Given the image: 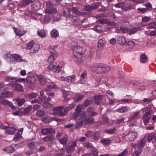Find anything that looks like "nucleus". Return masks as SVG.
<instances>
[{"mask_svg": "<svg viewBox=\"0 0 156 156\" xmlns=\"http://www.w3.org/2000/svg\"><path fill=\"white\" fill-rule=\"evenodd\" d=\"M12 58V55L8 54L5 56V58L7 61L10 62L11 61V59Z\"/></svg>", "mask_w": 156, "mask_h": 156, "instance_id": "obj_51", "label": "nucleus"}, {"mask_svg": "<svg viewBox=\"0 0 156 156\" xmlns=\"http://www.w3.org/2000/svg\"><path fill=\"white\" fill-rule=\"evenodd\" d=\"M130 110V108L128 107L124 106L119 108L117 109L115 111L120 113L126 112Z\"/></svg>", "mask_w": 156, "mask_h": 156, "instance_id": "obj_25", "label": "nucleus"}, {"mask_svg": "<svg viewBox=\"0 0 156 156\" xmlns=\"http://www.w3.org/2000/svg\"><path fill=\"white\" fill-rule=\"evenodd\" d=\"M12 58H14L15 61L19 62H27L26 59H22L21 55L17 54H12Z\"/></svg>", "mask_w": 156, "mask_h": 156, "instance_id": "obj_13", "label": "nucleus"}, {"mask_svg": "<svg viewBox=\"0 0 156 156\" xmlns=\"http://www.w3.org/2000/svg\"><path fill=\"white\" fill-rule=\"evenodd\" d=\"M40 81V85H43L46 83V81L44 77L41 75H38V80Z\"/></svg>", "mask_w": 156, "mask_h": 156, "instance_id": "obj_26", "label": "nucleus"}, {"mask_svg": "<svg viewBox=\"0 0 156 156\" xmlns=\"http://www.w3.org/2000/svg\"><path fill=\"white\" fill-rule=\"evenodd\" d=\"M118 43L120 44L123 45L126 43L125 38L122 36H119L117 38Z\"/></svg>", "mask_w": 156, "mask_h": 156, "instance_id": "obj_24", "label": "nucleus"}, {"mask_svg": "<svg viewBox=\"0 0 156 156\" xmlns=\"http://www.w3.org/2000/svg\"><path fill=\"white\" fill-rule=\"evenodd\" d=\"M41 133L43 135H45L48 134H53L54 133V130L51 128H45L41 129Z\"/></svg>", "mask_w": 156, "mask_h": 156, "instance_id": "obj_10", "label": "nucleus"}, {"mask_svg": "<svg viewBox=\"0 0 156 156\" xmlns=\"http://www.w3.org/2000/svg\"><path fill=\"white\" fill-rule=\"evenodd\" d=\"M133 6H131L130 4L126 2L122 3V9L124 11L128 10L130 9H133Z\"/></svg>", "mask_w": 156, "mask_h": 156, "instance_id": "obj_23", "label": "nucleus"}, {"mask_svg": "<svg viewBox=\"0 0 156 156\" xmlns=\"http://www.w3.org/2000/svg\"><path fill=\"white\" fill-rule=\"evenodd\" d=\"M145 138H144L139 142L138 145V151H137V154H138V153H140L142 151L141 148L144 146V144L145 143Z\"/></svg>", "mask_w": 156, "mask_h": 156, "instance_id": "obj_21", "label": "nucleus"}, {"mask_svg": "<svg viewBox=\"0 0 156 156\" xmlns=\"http://www.w3.org/2000/svg\"><path fill=\"white\" fill-rule=\"evenodd\" d=\"M49 70L55 72H59L62 69L61 66L59 65L57 66L53 64H51L49 65L48 66Z\"/></svg>", "mask_w": 156, "mask_h": 156, "instance_id": "obj_7", "label": "nucleus"}, {"mask_svg": "<svg viewBox=\"0 0 156 156\" xmlns=\"http://www.w3.org/2000/svg\"><path fill=\"white\" fill-rule=\"evenodd\" d=\"M17 148L16 144H12L11 145L6 147L4 149V151L8 153H12Z\"/></svg>", "mask_w": 156, "mask_h": 156, "instance_id": "obj_8", "label": "nucleus"}, {"mask_svg": "<svg viewBox=\"0 0 156 156\" xmlns=\"http://www.w3.org/2000/svg\"><path fill=\"white\" fill-rule=\"evenodd\" d=\"M87 115L84 112H82L79 115V118H80L81 121H78V126H81L84 124L85 125L89 124L94 123L95 120L92 118H87Z\"/></svg>", "mask_w": 156, "mask_h": 156, "instance_id": "obj_1", "label": "nucleus"}, {"mask_svg": "<svg viewBox=\"0 0 156 156\" xmlns=\"http://www.w3.org/2000/svg\"><path fill=\"white\" fill-rule=\"evenodd\" d=\"M72 20L75 22L77 23L78 25L82 24L85 21L84 19L80 20L78 16H72Z\"/></svg>", "mask_w": 156, "mask_h": 156, "instance_id": "obj_18", "label": "nucleus"}, {"mask_svg": "<svg viewBox=\"0 0 156 156\" xmlns=\"http://www.w3.org/2000/svg\"><path fill=\"white\" fill-rule=\"evenodd\" d=\"M12 92H11L5 91L1 94L0 95V101H1L4 98L11 97L12 96Z\"/></svg>", "mask_w": 156, "mask_h": 156, "instance_id": "obj_11", "label": "nucleus"}, {"mask_svg": "<svg viewBox=\"0 0 156 156\" xmlns=\"http://www.w3.org/2000/svg\"><path fill=\"white\" fill-rule=\"evenodd\" d=\"M83 97V95L79 94L74 98V101L75 102H78L82 99Z\"/></svg>", "mask_w": 156, "mask_h": 156, "instance_id": "obj_36", "label": "nucleus"}, {"mask_svg": "<svg viewBox=\"0 0 156 156\" xmlns=\"http://www.w3.org/2000/svg\"><path fill=\"white\" fill-rule=\"evenodd\" d=\"M94 30L99 33H102L103 32L102 28L101 26L98 25L95 27L93 28Z\"/></svg>", "mask_w": 156, "mask_h": 156, "instance_id": "obj_48", "label": "nucleus"}, {"mask_svg": "<svg viewBox=\"0 0 156 156\" xmlns=\"http://www.w3.org/2000/svg\"><path fill=\"white\" fill-rule=\"evenodd\" d=\"M92 102V100L91 99L90 100H86L84 103L83 105L85 107L88 106Z\"/></svg>", "mask_w": 156, "mask_h": 156, "instance_id": "obj_53", "label": "nucleus"}, {"mask_svg": "<svg viewBox=\"0 0 156 156\" xmlns=\"http://www.w3.org/2000/svg\"><path fill=\"white\" fill-rule=\"evenodd\" d=\"M70 110L68 107H66L64 108L63 109V112H62V116H63L67 114L68 112Z\"/></svg>", "mask_w": 156, "mask_h": 156, "instance_id": "obj_58", "label": "nucleus"}, {"mask_svg": "<svg viewBox=\"0 0 156 156\" xmlns=\"http://www.w3.org/2000/svg\"><path fill=\"white\" fill-rule=\"evenodd\" d=\"M103 66L102 68V69L101 70V72L105 73L108 71L110 69V68L108 66L105 65L103 64Z\"/></svg>", "mask_w": 156, "mask_h": 156, "instance_id": "obj_50", "label": "nucleus"}, {"mask_svg": "<svg viewBox=\"0 0 156 156\" xmlns=\"http://www.w3.org/2000/svg\"><path fill=\"white\" fill-rule=\"evenodd\" d=\"M76 144L77 141L76 140L73 141L71 146H68L66 147V152L69 154L73 152L74 151V147L76 146Z\"/></svg>", "mask_w": 156, "mask_h": 156, "instance_id": "obj_9", "label": "nucleus"}, {"mask_svg": "<svg viewBox=\"0 0 156 156\" xmlns=\"http://www.w3.org/2000/svg\"><path fill=\"white\" fill-rule=\"evenodd\" d=\"M56 88V85L53 83L49 84L47 86V88L45 89L46 91H49L52 89Z\"/></svg>", "mask_w": 156, "mask_h": 156, "instance_id": "obj_41", "label": "nucleus"}, {"mask_svg": "<svg viewBox=\"0 0 156 156\" xmlns=\"http://www.w3.org/2000/svg\"><path fill=\"white\" fill-rule=\"evenodd\" d=\"M106 94V96L108 98H112L114 97V94L110 90L107 91Z\"/></svg>", "mask_w": 156, "mask_h": 156, "instance_id": "obj_54", "label": "nucleus"}, {"mask_svg": "<svg viewBox=\"0 0 156 156\" xmlns=\"http://www.w3.org/2000/svg\"><path fill=\"white\" fill-rule=\"evenodd\" d=\"M101 143L104 145H109L111 143V141L108 139H104L101 140Z\"/></svg>", "mask_w": 156, "mask_h": 156, "instance_id": "obj_37", "label": "nucleus"}, {"mask_svg": "<svg viewBox=\"0 0 156 156\" xmlns=\"http://www.w3.org/2000/svg\"><path fill=\"white\" fill-rule=\"evenodd\" d=\"M9 82V85L11 86L13 90L17 91H22L23 90L22 86L16 82L11 81Z\"/></svg>", "mask_w": 156, "mask_h": 156, "instance_id": "obj_4", "label": "nucleus"}, {"mask_svg": "<svg viewBox=\"0 0 156 156\" xmlns=\"http://www.w3.org/2000/svg\"><path fill=\"white\" fill-rule=\"evenodd\" d=\"M5 80L7 82H10L11 81L14 80L16 81L23 82L26 81V79L19 78L10 76H7L5 78Z\"/></svg>", "mask_w": 156, "mask_h": 156, "instance_id": "obj_12", "label": "nucleus"}, {"mask_svg": "<svg viewBox=\"0 0 156 156\" xmlns=\"http://www.w3.org/2000/svg\"><path fill=\"white\" fill-rule=\"evenodd\" d=\"M81 114H80L78 112H77L76 111L75 112H74L71 117V119H75L76 118H77V122H78V121L77 120H79L80 121H81L80 118H79V117L80 115Z\"/></svg>", "mask_w": 156, "mask_h": 156, "instance_id": "obj_35", "label": "nucleus"}, {"mask_svg": "<svg viewBox=\"0 0 156 156\" xmlns=\"http://www.w3.org/2000/svg\"><path fill=\"white\" fill-rule=\"evenodd\" d=\"M103 67L102 64H99L95 66L96 69H94V70L98 73H102L103 72H101V71Z\"/></svg>", "mask_w": 156, "mask_h": 156, "instance_id": "obj_34", "label": "nucleus"}, {"mask_svg": "<svg viewBox=\"0 0 156 156\" xmlns=\"http://www.w3.org/2000/svg\"><path fill=\"white\" fill-rule=\"evenodd\" d=\"M137 10L140 12H142L143 13H144L146 12L147 11L149 10V9L147 8H138Z\"/></svg>", "mask_w": 156, "mask_h": 156, "instance_id": "obj_56", "label": "nucleus"}, {"mask_svg": "<svg viewBox=\"0 0 156 156\" xmlns=\"http://www.w3.org/2000/svg\"><path fill=\"white\" fill-rule=\"evenodd\" d=\"M119 28V29H118L119 30H120L124 33H126L129 31L128 29L126 27H121Z\"/></svg>", "mask_w": 156, "mask_h": 156, "instance_id": "obj_55", "label": "nucleus"}, {"mask_svg": "<svg viewBox=\"0 0 156 156\" xmlns=\"http://www.w3.org/2000/svg\"><path fill=\"white\" fill-rule=\"evenodd\" d=\"M53 120V118H51L47 116L43 118L42 120L44 123H48L50 122Z\"/></svg>", "mask_w": 156, "mask_h": 156, "instance_id": "obj_38", "label": "nucleus"}, {"mask_svg": "<svg viewBox=\"0 0 156 156\" xmlns=\"http://www.w3.org/2000/svg\"><path fill=\"white\" fill-rule=\"evenodd\" d=\"M151 114H149V113L145 112L143 115V119L144 123L145 125H147L149 122L150 119L151 118Z\"/></svg>", "mask_w": 156, "mask_h": 156, "instance_id": "obj_15", "label": "nucleus"}, {"mask_svg": "<svg viewBox=\"0 0 156 156\" xmlns=\"http://www.w3.org/2000/svg\"><path fill=\"white\" fill-rule=\"evenodd\" d=\"M46 6L45 12L46 13H55L56 9L53 7V5L52 3L49 1L46 2Z\"/></svg>", "mask_w": 156, "mask_h": 156, "instance_id": "obj_3", "label": "nucleus"}, {"mask_svg": "<svg viewBox=\"0 0 156 156\" xmlns=\"http://www.w3.org/2000/svg\"><path fill=\"white\" fill-rule=\"evenodd\" d=\"M25 100L24 99H18L15 100V104L20 106H22L24 103Z\"/></svg>", "mask_w": 156, "mask_h": 156, "instance_id": "obj_33", "label": "nucleus"}, {"mask_svg": "<svg viewBox=\"0 0 156 156\" xmlns=\"http://www.w3.org/2000/svg\"><path fill=\"white\" fill-rule=\"evenodd\" d=\"M128 45L129 48H133L135 46L134 42L132 41H129L128 42Z\"/></svg>", "mask_w": 156, "mask_h": 156, "instance_id": "obj_62", "label": "nucleus"}, {"mask_svg": "<svg viewBox=\"0 0 156 156\" xmlns=\"http://www.w3.org/2000/svg\"><path fill=\"white\" fill-rule=\"evenodd\" d=\"M105 41L104 39H101L98 41V48H101L104 45L105 43Z\"/></svg>", "mask_w": 156, "mask_h": 156, "instance_id": "obj_46", "label": "nucleus"}, {"mask_svg": "<svg viewBox=\"0 0 156 156\" xmlns=\"http://www.w3.org/2000/svg\"><path fill=\"white\" fill-rule=\"evenodd\" d=\"M38 144L36 142L33 141L28 144V147L31 149H34L36 147Z\"/></svg>", "mask_w": 156, "mask_h": 156, "instance_id": "obj_40", "label": "nucleus"}, {"mask_svg": "<svg viewBox=\"0 0 156 156\" xmlns=\"http://www.w3.org/2000/svg\"><path fill=\"white\" fill-rule=\"evenodd\" d=\"M57 56H54L53 55H50L48 58V61L49 63L53 62L57 58Z\"/></svg>", "mask_w": 156, "mask_h": 156, "instance_id": "obj_47", "label": "nucleus"}, {"mask_svg": "<svg viewBox=\"0 0 156 156\" xmlns=\"http://www.w3.org/2000/svg\"><path fill=\"white\" fill-rule=\"evenodd\" d=\"M140 61L142 63H145L147 61V57L145 53L140 55Z\"/></svg>", "mask_w": 156, "mask_h": 156, "instance_id": "obj_28", "label": "nucleus"}, {"mask_svg": "<svg viewBox=\"0 0 156 156\" xmlns=\"http://www.w3.org/2000/svg\"><path fill=\"white\" fill-rule=\"evenodd\" d=\"M84 108V106L83 105H78L76 108V111L79 113Z\"/></svg>", "mask_w": 156, "mask_h": 156, "instance_id": "obj_44", "label": "nucleus"}, {"mask_svg": "<svg viewBox=\"0 0 156 156\" xmlns=\"http://www.w3.org/2000/svg\"><path fill=\"white\" fill-rule=\"evenodd\" d=\"M115 128H113L112 129L106 130L105 132L106 133H107L112 134L115 133Z\"/></svg>", "mask_w": 156, "mask_h": 156, "instance_id": "obj_59", "label": "nucleus"}, {"mask_svg": "<svg viewBox=\"0 0 156 156\" xmlns=\"http://www.w3.org/2000/svg\"><path fill=\"white\" fill-rule=\"evenodd\" d=\"M38 75H35L32 76H29L27 77L26 81L27 82L31 83H34L36 81L38 80Z\"/></svg>", "mask_w": 156, "mask_h": 156, "instance_id": "obj_16", "label": "nucleus"}, {"mask_svg": "<svg viewBox=\"0 0 156 156\" xmlns=\"http://www.w3.org/2000/svg\"><path fill=\"white\" fill-rule=\"evenodd\" d=\"M72 48L74 53H75L80 56L86 51V49L84 47H82L78 46V44L75 42H73L71 43Z\"/></svg>", "mask_w": 156, "mask_h": 156, "instance_id": "obj_2", "label": "nucleus"}, {"mask_svg": "<svg viewBox=\"0 0 156 156\" xmlns=\"http://www.w3.org/2000/svg\"><path fill=\"white\" fill-rule=\"evenodd\" d=\"M36 115L38 116L42 117L44 116L45 114L44 112L43 111L39 110L37 111Z\"/></svg>", "mask_w": 156, "mask_h": 156, "instance_id": "obj_49", "label": "nucleus"}, {"mask_svg": "<svg viewBox=\"0 0 156 156\" xmlns=\"http://www.w3.org/2000/svg\"><path fill=\"white\" fill-rule=\"evenodd\" d=\"M72 10L74 13H76L78 15H82V13L81 12L79 11L76 8H73Z\"/></svg>", "mask_w": 156, "mask_h": 156, "instance_id": "obj_57", "label": "nucleus"}, {"mask_svg": "<svg viewBox=\"0 0 156 156\" xmlns=\"http://www.w3.org/2000/svg\"><path fill=\"white\" fill-rule=\"evenodd\" d=\"M103 97V95H96L94 97V102L97 105L99 104Z\"/></svg>", "mask_w": 156, "mask_h": 156, "instance_id": "obj_27", "label": "nucleus"}, {"mask_svg": "<svg viewBox=\"0 0 156 156\" xmlns=\"http://www.w3.org/2000/svg\"><path fill=\"white\" fill-rule=\"evenodd\" d=\"M68 140L67 137H63L59 139V141L60 143L63 145H65L66 144Z\"/></svg>", "mask_w": 156, "mask_h": 156, "instance_id": "obj_42", "label": "nucleus"}, {"mask_svg": "<svg viewBox=\"0 0 156 156\" xmlns=\"http://www.w3.org/2000/svg\"><path fill=\"white\" fill-rule=\"evenodd\" d=\"M84 146L87 148H90L93 149L94 148L93 144L90 143H85L84 144Z\"/></svg>", "mask_w": 156, "mask_h": 156, "instance_id": "obj_60", "label": "nucleus"}, {"mask_svg": "<svg viewBox=\"0 0 156 156\" xmlns=\"http://www.w3.org/2000/svg\"><path fill=\"white\" fill-rule=\"evenodd\" d=\"M3 127L5 129L6 133L11 135H13L16 130L15 128L11 126L6 127V126H4Z\"/></svg>", "mask_w": 156, "mask_h": 156, "instance_id": "obj_14", "label": "nucleus"}, {"mask_svg": "<svg viewBox=\"0 0 156 156\" xmlns=\"http://www.w3.org/2000/svg\"><path fill=\"white\" fill-rule=\"evenodd\" d=\"M40 46L37 43H34L32 50H31V53H35L37 52L39 50Z\"/></svg>", "mask_w": 156, "mask_h": 156, "instance_id": "obj_32", "label": "nucleus"}, {"mask_svg": "<svg viewBox=\"0 0 156 156\" xmlns=\"http://www.w3.org/2000/svg\"><path fill=\"white\" fill-rule=\"evenodd\" d=\"M23 130V128H21L19 129L16 133V136H21L22 134Z\"/></svg>", "mask_w": 156, "mask_h": 156, "instance_id": "obj_61", "label": "nucleus"}, {"mask_svg": "<svg viewBox=\"0 0 156 156\" xmlns=\"http://www.w3.org/2000/svg\"><path fill=\"white\" fill-rule=\"evenodd\" d=\"M41 101L43 103L44 107L45 108H49L52 106V105L50 104L47 99L44 98V97L41 98Z\"/></svg>", "mask_w": 156, "mask_h": 156, "instance_id": "obj_20", "label": "nucleus"}, {"mask_svg": "<svg viewBox=\"0 0 156 156\" xmlns=\"http://www.w3.org/2000/svg\"><path fill=\"white\" fill-rule=\"evenodd\" d=\"M85 135L87 136H99V133L98 132L93 133L90 131H88L85 133Z\"/></svg>", "mask_w": 156, "mask_h": 156, "instance_id": "obj_29", "label": "nucleus"}, {"mask_svg": "<svg viewBox=\"0 0 156 156\" xmlns=\"http://www.w3.org/2000/svg\"><path fill=\"white\" fill-rule=\"evenodd\" d=\"M63 108L62 106H58L55 107L53 109L52 114L55 116H62V112H61V109Z\"/></svg>", "mask_w": 156, "mask_h": 156, "instance_id": "obj_6", "label": "nucleus"}, {"mask_svg": "<svg viewBox=\"0 0 156 156\" xmlns=\"http://www.w3.org/2000/svg\"><path fill=\"white\" fill-rule=\"evenodd\" d=\"M38 35L42 38L46 36L45 32L43 30H40L37 31Z\"/></svg>", "mask_w": 156, "mask_h": 156, "instance_id": "obj_43", "label": "nucleus"}, {"mask_svg": "<svg viewBox=\"0 0 156 156\" xmlns=\"http://www.w3.org/2000/svg\"><path fill=\"white\" fill-rule=\"evenodd\" d=\"M32 107L31 105H30L28 107L26 108L24 110V112L25 114H28L32 109Z\"/></svg>", "mask_w": 156, "mask_h": 156, "instance_id": "obj_63", "label": "nucleus"}, {"mask_svg": "<svg viewBox=\"0 0 156 156\" xmlns=\"http://www.w3.org/2000/svg\"><path fill=\"white\" fill-rule=\"evenodd\" d=\"M128 154V151L127 150H124L123 152L117 155V156H126Z\"/></svg>", "mask_w": 156, "mask_h": 156, "instance_id": "obj_64", "label": "nucleus"}, {"mask_svg": "<svg viewBox=\"0 0 156 156\" xmlns=\"http://www.w3.org/2000/svg\"><path fill=\"white\" fill-rule=\"evenodd\" d=\"M14 30L16 35L18 36H22L25 34V32L21 29L14 28Z\"/></svg>", "mask_w": 156, "mask_h": 156, "instance_id": "obj_22", "label": "nucleus"}, {"mask_svg": "<svg viewBox=\"0 0 156 156\" xmlns=\"http://www.w3.org/2000/svg\"><path fill=\"white\" fill-rule=\"evenodd\" d=\"M154 108L151 105L143 108L142 110L143 112H146L149 114H152L153 112Z\"/></svg>", "mask_w": 156, "mask_h": 156, "instance_id": "obj_17", "label": "nucleus"}, {"mask_svg": "<svg viewBox=\"0 0 156 156\" xmlns=\"http://www.w3.org/2000/svg\"><path fill=\"white\" fill-rule=\"evenodd\" d=\"M76 78V76L74 75L68 76L66 77L64 76H61L60 77V79L61 80L65 81L70 83H73Z\"/></svg>", "mask_w": 156, "mask_h": 156, "instance_id": "obj_5", "label": "nucleus"}, {"mask_svg": "<svg viewBox=\"0 0 156 156\" xmlns=\"http://www.w3.org/2000/svg\"><path fill=\"white\" fill-rule=\"evenodd\" d=\"M49 51L51 54V55L57 56L58 54L57 51L55 50L52 47H50Z\"/></svg>", "mask_w": 156, "mask_h": 156, "instance_id": "obj_45", "label": "nucleus"}, {"mask_svg": "<svg viewBox=\"0 0 156 156\" xmlns=\"http://www.w3.org/2000/svg\"><path fill=\"white\" fill-rule=\"evenodd\" d=\"M99 3L98 2L95 4V5H87L85 7V10L88 11H91L92 10L98 8L99 7Z\"/></svg>", "mask_w": 156, "mask_h": 156, "instance_id": "obj_19", "label": "nucleus"}, {"mask_svg": "<svg viewBox=\"0 0 156 156\" xmlns=\"http://www.w3.org/2000/svg\"><path fill=\"white\" fill-rule=\"evenodd\" d=\"M51 36L54 38H56L59 35V34L57 30L54 29L51 32Z\"/></svg>", "mask_w": 156, "mask_h": 156, "instance_id": "obj_39", "label": "nucleus"}, {"mask_svg": "<svg viewBox=\"0 0 156 156\" xmlns=\"http://www.w3.org/2000/svg\"><path fill=\"white\" fill-rule=\"evenodd\" d=\"M0 101L2 104L4 105L9 106L13 109L15 108V106L12 105V103L11 102L9 101L6 100H4L3 99L1 101Z\"/></svg>", "mask_w": 156, "mask_h": 156, "instance_id": "obj_30", "label": "nucleus"}, {"mask_svg": "<svg viewBox=\"0 0 156 156\" xmlns=\"http://www.w3.org/2000/svg\"><path fill=\"white\" fill-rule=\"evenodd\" d=\"M50 20V17L48 15H45L44 17H42L40 19V21L41 23H44L45 22H49Z\"/></svg>", "mask_w": 156, "mask_h": 156, "instance_id": "obj_31", "label": "nucleus"}, {"mask_svg": "<svg viewBox=\"0 0 156 156\" xmlns=\"http://www.w3.org/2000/svg\"><path fill=\"white\" fill-rule=\"evenodd\" d=\"M49 97L46 98V97H44V98L47 99L48 101H49L51 100V99L54 98L55 97V95L54 93H50L48 94Z\"/></svg>", "mask_w": 156, "mask_h": 156, "instance_id": "obj_52", "label": "nucleus"}]
</instances>
